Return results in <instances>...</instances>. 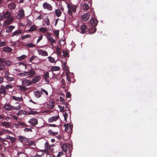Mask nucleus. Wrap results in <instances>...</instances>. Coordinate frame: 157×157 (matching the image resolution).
<instances>
[{
  "label": "nucleus",
  "instance_id": "nucleus-6",
  "mask_svg": "<svg viewBox=\"0 0 157 157\" xmlns=\"http://www.w3.org/2000/svg\"><path fill=\"white\" fill-rule=\"evenodd\" d=\"M28 122L33 126H35L38 124V119L34 118L30 119Z\"/></svg>",
  "mask_w": 157,
  "mask_h": 157
},
{
  "label": "nucleus",
  "instance_id": "nucleus-50",
  "mask_svg": "<svg viewBox=\"0 0 157 157\" xmlns=\"http://www.w3.org/2000/svg\"><path fill=\"white\" fill-rule=\"evenodd\" d=\"M25 46L28 48H32L34 47L35 45L33 43H29L27 44Z\"/></svg>",
  "mask_w": 157,
  "mask_h": 157
},
{
  "label": "nucleus",
  "instance_id": "nucleus-60",
  "mask_svg": "<svg viewBox=\"0 0 157 157\" xmlns=\"http://www.w3.org/2000/svg\"><path fill=\"white\" fill-rule=\"evenodd\" d=\"M61 83L62 86L64 87L65 86L66 83L64 79L63 78H62L61 80Z\"/></svg>",
  "mask_w": 157,
  "mask_h": 157
},
{
  "label": "nucleus",
  "instance_id": "nucleus-61",
  "mask_svg": "<svg viewBox=\"0 0 157 157\" xmlns=\"http://www.w3.org/2000/svg\"><path fill=\"white\" fill-rule=\"evenodd\" d=\"M64 155V153L62 152H59L58 154L57 155V157H60V156H62Z\"/></svg>",
  "mask_w": 157,
  "mask_h": 157
},
{
  "label": "nucleus",
  "instance_id": "nucleus-36",
  "mask_svg": "<svg viewBox=\"0 0 157 157\" xmlns=\"http://www.w3.org/2000/svg\"><path fill=\"white\" fill-rule=\"evenodd\" d=\"M11 132L7 129H3L2 131H1V135L3 133H11Z\"/></svg>",
  "mask_w": 157,
  "mask_h": 157
},
{
  "label": "nucleus",
  "instance_id": "nucleus-2",
  "mask_svg": "<svg viewBox=\"0 0 157 157\" xmlns=\"http://www.w3.org/2000/svg\"><path fill=\"white\" fill-rule=\"evenodd\" d=\"M67 7L68 8V13L70 15H72V12L74 13L76 12L77 7V5L68 4H67Z\"/></svg>",
  "mask_w": 157,
  "mask_h": 157
},
{
  "label": "nucleus",
  "instance_id": "nucleus-58",
  "mask_svg": "<svg viewBox=\"0 0 157 157\" xmlns=\"http://www.w3.org/2000/svg\"><path fill=\"white\" fill-rule=\"evenodd\" d=\"M5 87L6 89H8L10 88H13V86L10 84L6 85V87Z\"/></svg>",
  "mask_w": 157,
  "mask_h": 157
},
{
  "label": "nucleus",
  "instance_id": "nucleus-56",
  "mask_svg": "<svg viewBox=\"0 0 157 157\" xmlns=\"http://www.w3.org/2000/svg\"><path fill=\"white\" fill-rule=\"evenodd\" d=\"M66 75L68 81V82H70L71 81V78L70 77L69 74L68 73H66Z\"/></svg>",
  "mask_w": 157,
  "mask_h": 157
},
{
  "label": "nucleus",
  "instance_id": "nucleus-4",
  "mask_svg": "<svg viewBox=\"0 0 157 157\" xmlns=\"http://www.w3.org/2000/svg\"><path fill=\"white\" fill-rule=\"evenodd\" d=\"M47 39L52 44H52L56 43V40L54 39L53 37L50 36V34L48 33L45 35Z\"/></svg>",
  "mask_w": 157,
  "mask_h": 157
},
{
  "label": "nucleus",
  "instance_id": "nucleus-64",
  "mask_svg": "<svg viewBox=\"0 0 157 157\" xmlns=\"http://www.w3.org/2000/svg\"><path fill=\"white\" fill-rule=\"evenodd\" d=\"M36 57V56H32V57L29 59V61L32 62L33 59Z\"/></svg>",
  "mask_w": 157,
  "mask_h": 157
},
{
  "label": "nucleus",
  "instance_id": "nucleus-1",
  "mask_svg": "<svg viewBox=\"0 0 157 157\" xmlns=\"http://www.w3.org/2000/svg\"><path fill=\"white\" fill-rule=\"evenodd\" d=\"M16 104L17 105L16 106L10 105L9 104H6L4 106L5 109L8 111H11L13 110H18L21 108V105L20 103L17 102L16 103Z\"/></svg>",
  "mask_w": 157,
  "mask_h": 157
},
{
  "label": "nucleus",
  "instance_id": "nucleus-5",
  "mask_svg": "<svg viewBox=\"0 0 157 157\" xmlns=\"http://www.w3.org/2000/svg\"><path fill=\"white\" fill-rule=\"evenodd\" d=\"M32 84V80L26 79L23 80L22 82V84L24 86H27Z\"/></svg>",
  "mask_w": 157,
  "mask_h": 157
},
{
  "label": "nucleus",
  "instance_id": "nucleus-51",
  "mask_svg": "<svg viewBox=\"0 0 157 157\" xmlns=\"http://www.w3.org/2000/svg\"><path fill=\"white\" fill-rule=\"evenodd\" d=\"M27 145L29 146H32L33 145L35 146V143L33 141H30L28 143Z\"/></svg>",
  "mask_w": 157,
  "mask_h": 157
},
{
  "label": "nucleus",
  "instance_id": "nucleus-39",
  "mask_svg": "<svg viewBox=\"0 0 157 157\" xmlns=\"http://www.w3.org/2000/svg\"><path fill=\"white\" fill-rule=\"evenodd\" d=\"M18 15L21 18H22L25 16L24 12L23 10L22 9L20 10Z\"/></svg>",
  "mask_w": 157,
  "mask_h": 157
},
{
  "label": "nucleus",
  "instance_id": "nucleus-20",
  "mask_svg": "<svg viewBox=\"0 0 157 157\" xmlns=\"http://www.w3.org/2000/svg\"><path fill=\"white\" fill-rule=\"evenodd\" d=\"M35 96L37 98H39L41 96L42 93L39 91H35L33 92Z\"/></svg>",
  "mask_w": 157,
  "mask_h": 157
},
{
  "label": "nucleus",
  "instance_id": "nucleus-55",
  "mask_svg": "<svg viewBox=\"0 0 157 157\" xmlns=\"http://www.w3.org/2000/svg\"><path fill=\"white\" fill-rule=\"evenodd\" d=\"M60 49L58 47L56 48V52L58 55H60L61 54V52H60Z\"/></svg>",
  "mask_w": 157,
  "mask_h": 157
},
{
  "label": "nucleus",
  "instance_id": "nucleus-21",
  "mask_svg": "<svg viewBox=\"0 0 157 157\" xmlns=\"http://www.w3.org/2000/svg\"><path fill=\"white\" fill-rule=\"evenodd\" d=\"M1 124L3 126L6 127V128H9L11 126L10 123L8 122L3 121L1 122Z\"/></svg>",
  "mask_w": 157,
  "mask_h": 157
},
{
  "label": "nucleus",
  "instance_id": "nucleus-43",
  "mask_svg": "<svg viewBox=\"0 0 157 157\" xmlns=\"http://www.w3.org/2000/svg\"><path fill=\"white\" fill-rule=\"evenodd\" d=\"M18 124L21 126L27 127V125L25 124L24 122L20 121L17 122Z\"/></svg>",
  "mask_w": 157,
  "mask_h": 157
},
{
  "label": "nucleus",
  "instance_id": "nucleus-47",
  "mask_svg": "<svg viewBox=\"0 0 157 157\" xmlns=\"http://www.w3.org/2000/svg\"><path fill=\"white\" fill-rule=\"evenodd\" d=\"M67 148H68L69 151H70L72 149V147L70 144L67 143Z\"/></svg>",
  "mask_w": 157,
  "mask_h": 157
},
{
  "label": "nucleus",
  "instance_id": "nucleus-3",
  "mask_svg": "<svg viewBox=\"0 0 157 157\" xmlns=\"http://www.w3.org/2000/svg\"><path fill=\"white\" fill-rule=\"evenodd\" d=\"M19 141L23 144L28 142L29 139L26 137L22 136H20L18 137Z\"/></svg>",
  "mask_w": 157,
  "mask_h": 157
},
{
  "label": "nucleus",
  "instance_id": "nucleus-45",
  "mask_svg": "<svg viewBox=\"0 0 157 157\" xmlns=\"http://www.w3.org/2000/svg\"><path fill=\"white\" fill-rule=\"evenodd\" d=\"M27 72L24 71L23 73H21L18 74V75L21 77L27 76Z\"/></svg>",
  "mask_w": 157,
  "mask_h": 157
},
{
  "label": "nucleus",
  "instance_id": "nucleus-63",
  "mask_svg": "<svg viewBox=\"0 0 157 157\" xmlns=\"http://www.w3.org/2000/svg\"><path fill=\"white\" fill-rule=\"evenodd\" d=\"M32 24V22L30 21L29 20H28L27 23V25L29 26H31Z\"/></svg>",
  "mask_w": 157,
  "mask_h": 157
},
{
  "label": "nucleus",
  "instance_id": "nucleus-48",
  "mask_svg": "<svg viewBox=\"0 0 157 157\" xmlns=\"http://www.w3.org/2000/svg\"><path fill=\"white\" fill-rule=\"evenodd\" d=\"M63 56L64 57H69V54L67 51H63Z\"/></svg>",
  "mask_w": 157,
  "mask_h": 157
},
{
  "label": "nucleus",
  "instance_id": "nucleus-38",
  "mask_svg": "<svg viewBox=\"0 0 157 157\" xmlns=\"http://www.w3.org/2000/svg\"><path fill=\"white\" fill-rule=\"evenodd\" d=\"M63 126L68 129L70 128L71 129H72V127L71 126V124L69 123L65 124H64Z\"/></svg>",
  "mask_w": 157,
  "mask_h": 157
},
{
  "label": "nucleus",
  "instance_id": "nucleus-33",
  "mask_svg": "<svg viewBox=\"0 0 157 157\" xmlns=\"http://www.w3.org/2000/svg\"><path fill=\"white\" fill-rule=\"evenodd\" d=\"M62 150L64 151L65 152H67V143L66 144H64L62 147Z\"/></svg>",
  "mask_w": 157,
  "mask_h": 157
},
{
  "label": "nucleus",
  "instance_id": "nucleus-10",
  "mask_svg": "<svg viewBox=\"0 0 157 157\" xmlns=\"http://www.w3.org/2000/svg\"><path fill=\"white\" fill-rule=\"evenodd\" d=\"M59 118V115L55 116H52L48 119V122L49 123H52L54 121H56Z\"/></svg>",
  "mask_w": 157,
  "mask_h": 157
},
{
  "label": "nucleus",
  "instance_id": "nucleus-15",
  "mask_svg": "<svg viewBox=\"0 0 157 157\" xmlns=\"http://www.w3.org/2000/svg\"><path fill=\"white\" fill-rule=\"evenodd\" d=\"M13 21V18L11 17L7 19L6 21H4L3 25L6 26L10 24Z\"/></svg>",
  "mask_w": 157,
  "mask_h": 157
},
{
  "label": "nucleus",
  "instance_id": "nucleus-40",
  "mask_svg": "<svg viewBox=\"0 0 157 157\" xmlns=\"http://www.w3.org/2000/svg\"><path fill=\"white\" fill-rule=\"evenodd\" d=\"M55 13L57 17H59L61 16V12L59 9L56 10Z\"/></svg>",
  "mask_w": 157,
  "mask_h": 157
},
{
  "label": "nucleus",
  "instance_id": "nucleus-14",
  "mask_svg": "<svg viewBox=\"0 0 157 157\" xmlns=\"http://www.w3.org/2000/svg\"><path fill=\"white\" fill-rule=\"evenodd\" d=\"M87 29V26L85 25H82L80 27L81 31L80 32L82 34H84L85 33Z\"/></svg>",
  "mask_w": 157,
  "mask_h": 157
},
{
  "label": "nucleus",
  "instance_id": "nucleus-30",
  "mask_svg": "<svg viewBox=\"0 0 157 157\" xmlns=\"http://www.w3.org/2000/svg\"><path fill=\"white\" fill-rule=\"evenodd\" d=\"M89 33L90 34L94 33L96 31L95 27H93V28H90L89 29Z\"/></svg>",
  "mask_w": 157,
  "mask_h": 157
},
{
  "label": "nucleus",
  "instance_id": "nucleus-13",
  "mask_svg": "<svg viewBox=\"0 0 157 157\" xmlns=\"http://www.w3.org/2000/svg\"><path fill=\"white\" fill-rule=\"evenodd\" d=\"M90 22L91 25L93 27H95L97 25L98 21L97 19H91L90 21Z\"/></svg>",
  "mask_w": 157,
  "mask_h": 157
},
{
  "label": "nucleus",
  "instance_id": "nucleus-12",
  "mask_svg": "<svg viewBox=\"0 0 157 157\" xmlns=\"http://www.w3.org/2000/svg\"><path fill=\"white\" fill-rule=\"evenodd\" d=\"M37 51L38 54L42 56H48L47 52L45 50H43L41 49H38Z\"/></svg>",
  "mask_w": 157,
  "mask_h": 157
},
{
  "label": "nucleus",
  "instance_id": "nucleus-29",
  "mask_svg": "<svg viewBox=\"0 0 157 157\" xmlns=\"http://www.w3.org/2000/svg\"><path fill=\"white\" fill-rule=\"evenodd\" d=\"M12 98L13 99L19 101H22V97L19 98L18 97H16L14 96H12Z\"/></svg>",
  "mask_w": 157,
  "mask_h": 157
},
{
  "label": "nucleus",
  "instance_id": "nucleus-22",
  "mask_svg": "<svg viewBox=\"0 0 157 157\" xmlns=\"http://www.w3.org/2000/svg\"><path fill=\"white\" fill-rule=\"evenodd\" d=\"M60 69V67H59L57 66H54L52 67L51 69V71H59Z\"/></svg>",
  "mask_w": 157,
  "mask_h": 157
},
{
  "label": "nucleus",
  "instance_id": "nucleus-18",
  "mask_svg": "<svg viewBox=\"0 0 157 157\" xmlns=\"http://www.w3.org/2000/svg\"><path fill=\"white\" fill-rule=\"evenodd\" d=\"M22 33L21 30H18L14 32L12 34L11 36L13 37L14 36H17L20 35Z\"/></svg>",
  "mask_w": 157,
  "mask_h": 157
},
{
  "label": "nucleus",
  "instance_id": "nucleus-42",
  "mask_svg": "<svg viewBox=\"0 0 157 157\" xmlns=\"http://www.w3.org/2000/svg\"><path fill=\"white\" fill-rule=\"evenodd\" d=\"M83 10H87L89 9V5L87 4L84 3L83 6Z\"/></svg>",
  "mask_w": 157,
  "mask_h": 157
},
{
  "label": "nucleus",
  "instance_id": "nucleus-11",
  "mask_svg": "<svg viewBox=\"0 0 157 157\" xmlns=\"http://www.w3.org/2000/svg\"><path fill=\"white\" fill-rule=\"evenodd\" d=\"M43 7L44 9H47L49 10H52V7L51 5L46 2H44L43 3Z\"/></svg>",
  "mask_w": 157,
  "mask_h": 157
},
{
  "label": "nucleus",
  "instance_id": "nucleus-26",
  "mask_svg": "<svg viewBox=\"0 0 157 157\" xmlns=\"http://www.w3.org/2000/svg\"><path fill=\"white\" fill-rule=\"evenodd\" d=\"M8 7L10 10L14 9L15 8L16 5L14 3H11L8 5Z\"/></svg>",
  "mask_w": 157,
  "mask_h": 157
},
{
  "label": "nucleus",
  "instance_id": "nucleus-52",
  "mask_svg": "<svg viewBox=\"0 0 157 157\" xmlns=\"http://www.w3.org/2000/svg\"><path fill=\"white\" fill-rule=\"evenodd\" d=\"M31 35L29 34H27L26 35H23L21 36V39L23 40L26 38L31 37Z\"/></svg>",
  "mask_w": 157,
  "mask_h": 157
},
{
  "label": "nucleus",
  "instance_id": "nucleus-9",
  "mask_svg": "<svg viewBox=\"0 0 157 157\" xmlns=\"http://www.w3.org/2000/svg\"><path fill=\"white\" fill-rule=\"evenodd\" d=\"M27 76L29 78L33 77L36 74L35 70L33 69L29 70L28 72H27Z\"/></svg>",
  "mask_w": 157,
  "mask_h": 157
},
{
  "label": "nucleus",
  "instance_id": "nucleus-16",
  "mask_svg": "<svg viewBox=\"0 0 157 157\" xmlns=\"http://www.w3.org/2000/svg\"><path fill=\"white\" fill-rule=\"evenodd\" d=\"M11 15V13L10 12L7 11L4 14L1 15V19L3 18H8L10 17Z\"/></svg>",
  "mask_w": 157,
  "mask_h": 157
},
{
  "label": "nucleus",
  "instance_id": "nucleus-62",
  "mask_svg": "<svg viewBox=\"0 0 157 157\" xmlns=\"http://www.w3.org/2000/svg\"><path fill=\"white\" fill-rule=\"evenodd\" d=\"M11 62L10 61H6L5 62V64L7 66H9L11 64Z\"/></svg>",
  "mask_w": 157,
  "mask_h": 157
},
{
  "label": "nucleus",
  "instance_id": "nucleus-25",
  "mask_svg": "<svg viewBox=\"0 0 157 157\" xmlns=\"http://www.w3.org/2000/svg\"><path fill=\"white\" fill-rule=\"evenodd\" d=\"M5 59L3 58H1V70H3L5 68V66L4 64H2V63L4 62Z\"/></svg>",
  "mask_w": 157,
  "mask_h": 157
},
{
  "label": "nucleus",
  "instance_id": "nucleus-32",
  "mask_svg": "<svg viewBox=\"0 0 157 157\" xmlns=\"http://www.w3.org/2000/svg\"><path fill=\"white\" fill-rule=\"evenodd\" d=\"M37 26L35 25L32 26L30 29H28V31L29 32H33L34 31L36 30L37 29Z\"/></svg>",
  "mask_w": 157,
  "mask_h": 157
},
{
  "label": "nucleus",
  "instance_id": "nucleus-57",
  "mask_svg": "<svg viewBox=\"0 0 157 157\" xmlns=\"http://www.w3.org/2000/svg\"><path fill=\"white\" fill-rule=\"evenodd\" d=\"M58 107L60 109V111L61 112H63L64 111V107L60 105H58Z\"/></svg>",
  "mask_w": 157,
  "mask_h": 157
},
{
  "label": "nucleus",
  "instance_id": "nucleus-59",
  "mask_svg": "<svg viewBox=\"0 0 157 157\" xmlns=\"http://www.w3.org/2000/svg\"><path fill=\"white\" fill-rule=\"evenodd\" d=\"M60 102L62 103L61 104H62L63 103H64L65 102V101L64 100V98L62 97H60Z\"/></svg>",
  "mask_w": 157,
  "mask_h": 157
},
{
  "label": "nucleus",
  "instance_id": "nucleus-35",
  "mask_svg": "<svg viewBox=\"0 0 157 157\" xmlns=\"http://www.w3.org/2000/svg\"><path fill=\"white\" fill-rule=\"evenodd\" d=\"M19 89L21 91L25 92L27 88L24 86H18Z\"/></svg>",
  "mask_w": 157,
  "mask_h": 157
},
{
  "label": "nucleus",
  "instance_id": "nucleus-54",
  "mask_svg": "<svg viewBox=\"0 0 157 157\" xmlns=\"http://www.w3.org/2000/svg\"><path fill=\"white\" fill-rule=\"evenodd\" d=\"M40 91L41 92L44 93L47 95H48V93L47 91L43 88H41Z\"/></svg>",
  "mask_w": 157,
  "mask_h": 157
},
{
  "label": "nucleus",
  "instance_id": "nucleus-53",
  "mask_svg": "<svg viewBox=\"0 0 157 157\" xmlns=\"http://www.w3.org/2000/svg\"><path fill=\"white\" fill-rule=\"evenodd\" d=\"M54 33L56 35L57 38H58L59 37V30H55L54 31Z\"/></svg>",
  "mask_w": 157,
  "mask_h": 157
},
{
  "label": "nucleus",
  "instance_id": "nucleus-17",
  "mask_svg": "<svg viewBox=\"0 0 157 157\" xmlns=\"http://www.w3.org/2000/svg\"><path fill=\"white\" fill-rule=\"evenodd\" d=\"M54 103L55 102L53 101L52 100L51 101H50L49 103L47 104V108L50 109H52L54 106Z\"/></svg>",
  "mask_w": 157,
  "mask_h": 157
},
{
  "label": "nucleus",
  "instance_id": "nucleus-44",
  "mask_svg": "<svg viewBox=\"0 0 157 157\" xmlns=\"http://www.w3.org/2000/svg\"><path fill=\"white\" fill-rule=\"evenodd\" d=\"M48 59L50 62L52 63H56L55 59L54 58L52 57L51 56H49L48 57Z\"/></svg>",
  "mask_w": 157,
  "mask_h": 157
},
{
  "label": "nucleus",
  "instance_id": "nucleus-28",
  "mask_svg": "<svg viewBox=\"0 0 157 157\" xmlns=\"http://www.w3.org/2000/svg\"><path fill=\"white\" fill-rule=\"evenodd\" d=\"M45 147L46 149L47 150H51L52 151H53V150L51 149V148L52 147V146H50L49 144L46 142L45 144Z\"/></svg>",
  "mask_w": 157,
  "mask_h": 157
},
{
  "label": "nucleus",
  "instance_id": "nucleus-7",
  "mask_svg": "<svg viewBox=\"0 0 157 157\" xmlns=\"http://www.w3.org/2000/svg\"><path fill=\"white\" fill-rule=\"evenodd\" d=\"M90 14L89 13H85L83 14L82 16V19L83 21H87L90 18Z\"/></svg>",
  "mask_w": 157,
  "mask_h": 157
},
{
  "label": "nucleus",
  "instance_id": "nucleus-31",
  "mask_svg": "<svg viewBox=\"0 0 157 157\" xmlns=\"http://www.w3.org/2000/svg\"><path fill=\"white\" fill-rule=\"evenodd\" d=\"M2 50L5 52H11L12 49L10 47H6L3 48Z\"/></svg>",
  "mask_w": 157,
  "mask_h": 157
},
{
  "label": "nucleus",
  "instance_id": "nucleus-49",
  "mask_svg": "<svg viewBox=\"0 0 157 157\" xmlns=\"http://www.w3.org/2000/svg\"><path fill=\"white\" fill-rule=\"evenodd\" d=\"M40 31L43 32H45L47 31V29L45 27H41L39 29Z\"/></svg>",
  "mask_w": 157,
  "mask_h": 157
},
{
  "label": "nucleus",
  "instance_id": "nucleus-24",
  "mask_svg": "<svg viewBox=\"0 0 157 157\" xmlns=\"http://www.w3.org/2000/svg\"><path fill=\"white\" fill-rule=\"evenodd\" d=\"M48 133L52 136H55L57 135L58 134V132H54L52 131V130L49 129L48 131Z\"/></svg>",
  "mask_w": 157,
  "mask_h": 157
},
{
  "label": "nucleus",
  "instance_id": "nucleus-23",
  "mask_svg": "<svg viewBox=\"0 0 157 157\" xmlns=\"http://www.w3.org/2000/svg\"><path fill=\"white\" fill-rule=\"evenodd\" d=\"M6 139L9 140L11 142L14 143L16 141V138L15 137H13L9 136H7Z\"/></svg>",
  "mask_w": 157,
  "mask_h": 157
},
{
  "label": "nucleus",
  "instance_id": "nucleus-41",
  "mask_svg": "<svg viewBox=\"0 0 157 157\" xmlns=\"http://www.w3.org/2000/svg\"><path fill=\"white\" fill-rule=\"evenodd\" d=\"M27 57V56L23 55L20 57H17V59L19 61H21L22 60H24Z\"/></svg>",
  "mask_w": 157,
  "mask_h": 157
},
{
  "label": "nucleus",
  "instance_id": "nucleus-37",
  "mask_svg": "<svg viewBox=\"0 0 157 157\" xmlns=\"http://www.w3.org/2000/svg\"><path fill=\"white\" fill-rule=\"evenodd\" d=\"M5 87L4 88H1V94H3V96L2 97H3L4 95L6 94V90Z\"/></svg>",
  "mask_w": 157,
  "mask_h": 157
},
{
  "label": "nucleus",
  "instance_id": "nucleus-19",
  "mask_svg": "<svg viewBox=\"0 0 157 157\" xmlns=\"http://www.w3.org/2000/svg\"><path fill=\"white\" fill-rule=\"evenodd\" d=\"M15 28V26L13 25H10L8 26L6 28V32L8 33L11 32L12 30L14 29Z\"/></svg>",
  "mask_w": 157,
  "mask_h": 157
},
{
  "label": "nucleus",
  "instance_id": "nucleus-34",
  "mask_svg": "<svg viewBox=\"0 0 157 157\" xmlns=\"http://www.w3.org/2000/svg\"><path fill=\"white\" fill-rule=\"evenodd\" d=\"M27 112L23 110H21L19 111L17 113V115L18 116H20L22 114L25 115L26 114Z\"/></svg>",
  "mask_w": 157,
  "mask_h": 157
},
{
  "label": "nucleus",
  "instance_id": "nucleus-8",
  "mask_svg": "<svg viewBox=\"0 0 157 157\" xmlns=\"http://www.w3.org/2000/svg\"><path fill=\"white\" fill-rule=\"evenodd\" d=\"M41 78V77L40 75H36L34 76L32 80L33 83L35 84L38 82Z\"/></svg>",
  "mask_w": 157,
  "mask_h": 157
},
{
  "label": "nucleus",
  "instance_id": "nucleus-27",
  "mask_svg": "<svg viewBox=\"0 0 157 157\" xmlns=\"http://www.w3.org/2000/svg\"><path fill=\"white\" fill-rule=\"evenodd\" d=\"M49 74L48 72H44V79L46 81L48 80V79L49 78Z\"/></svg>",
  "mask_w": 157,
  "mask_h": 157
},
{
  "label": "nucleus",
  "instance_id": "nucleus-46",
  "mask_svg": "<svg viewBox=\"0 0 157 157\" xmlns=\"http://www.w3.org/2000/svg\"><path fill=\"white\" fill-rule=\"evenodd\" d=\"M44 21L45 23L48 26L49 25H50V21L48 18V16L46 17V19H45V20H44Z\"/></svg>",
  "mask_w": 157,
  "mask_h": 157
}]
</instances>
